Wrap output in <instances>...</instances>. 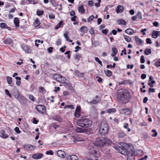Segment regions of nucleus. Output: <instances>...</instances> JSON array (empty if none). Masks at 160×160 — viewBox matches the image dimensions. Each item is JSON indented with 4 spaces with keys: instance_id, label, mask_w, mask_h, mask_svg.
<instances>
[{
    "instance_id": "obj_36",
    "label": "nucleus",
    "mask_w": 160,
    "mask_h": 160,
    "mask_svg": "<svg viewBox=\"0 0 160 160\" xmlns=\"http://www.w3.org/2000/svg\"><path fill=\"white\" fill-rule=\"evenodd\" d=\"M118 24L119 25L122 24L125 25L126 24V22L125 20L123 19H120L118 21Z\"/></svg>"
},
{
    "instance_id": "obj_25",
    "label": "nucleus",
    "mask_w": 160,
    "mask_h": 160,
    "mask_svg": "<svg viewBox=\"0 0 160 160\" xmlns=\"http://www.w3.org/2000/svg\"><path fill=\"white\" fill-rule=\"evenodd\" d=\"M122 110L124 114L127 115L130 114L131 113V112L129 108H123L122 109Z\"/></svg>"
},
{
    "instance_id": "obj_2",
    "label": "nucleus",
    "mask_w": 160,
    "mask_h": 160,
    "mask_svg": "<svg viewBox=\"0 0 160 160\" xmlns=\"http://www.w3.org/2000/svg\"><path fill=\"white\" fill-rule=\"evenodd\" d=\"M92 121L90 119L86 118V117H83L78 120L77 124L83 128H88L90 127L92 124Z\"/></svg>"
},
{
    "instance_id": "obj_18",
    "label": "nucleus",
    "mask_w": 160,
    "mask_h": 160,
    "mask_svg": "<svg viewBox=\"0 0 160 160\" xmlns=\"http://www.w3.org/2000/svg\"><path fill=\"white\" fill-rule=\"evenodd\" d=\"M59 126L54 123H53L50 124L49 126V129L51 130H54L57 128Z\"/></svg>"
},
{
    "instance_id": "obj_61",
    "label": "nucleus",
    "mask_w": 160,
    "mask_h": 160,
    "mask_svg": "<svg viewBox=\"0 0 160 160\" xmlns=\"http://www.w3.org/2000/svg\"><path fill=\"white\" fill-rule=\"evenodd\" d=\"M93 45L94 47H96L98 46L99 45L98 42L97 41H94L93 43Z\"/></svg>"
},
{
    "instance_id": "obj_30",
    "label": "nucleus",
    "mask_w": 160,
    "mask_h": 160,
    "mask_svg": "<svg viewBox=\"0 0 160 160\" xmlns=\"http://www.w3.org/2000/svg\"><path fill=\"white\" fill-rule=\"evenodd\" d=\"M53 119L55 120L58 121V122H61L62 121V119L61 117L59 115H56L55 116Z\"/></svg>"
},
{
    "instance_id": "obj_16",
    "label": "nucleus",
    "mask_w": 160,
    "mask_h": 160,
    "mask_svg": "<svg viewBox=\"0 0 160 160\" xmlns=\"http://www.w3.org/2000/svg\"><path fill=\"white\" fill-rule=\"evenodd\" d=\"M78 159V157L75 155H69L67 158V160H77Z\"/></svg>"
},
{
    "instance_id": "obj_14",
    "label": "nucleus",
    "mask_w": 160,
    "mask_h": 160,
    "mask_svg": "<svg viewBox=\"0 0 160 160\" xmlns=\"http://www.w3.org/2000/svg\"><path fill=\"white\" fill-rule=\"evenodd\" d=\"M24 148L27 150H30L32 151L34 149L33 146L30 144H26L24 146Z\"/></svg>"
},
{
    "instance_id": "obj_48",
    "label": "nucleus",
    "mask_w": 160,
    "mask_h": 160,
    "mask_svg": "<svg viewBox=\"0 0 160 160\" xmlns=\"http://www.w3.org/2000/svg\"><path fill=\"white\" fill-rule=\"evenodd\" d=\"M80 112L75 111V112L74 114L75 117L77 118H79L80 116Z\"/></svg>"
},
{
    "instance_id": "obj_35",
    "label": "nucleus",
    "mask_w": 160,
    "mask_h": 160,
    "mask_svg": "<svg viewBox=\"0 0 160 160\" xmlns=\"http://www.w3.org/2000/svg\"><path fill=\"white\" fill-rule=\"evenodd\" d=\"M152 36L154 38H157L158 36V31H154L152 33Z\"/></svg>"
},
{
    "instance_id": "obj_10",
    "label": "nucleus",
    "mask_w": 160,
    "mask_h": 160,
    "mask_svg": "<svg viewBox=\"0 0 160 160\" xmlns=\"http://www.w3.org/2000/svg\"><path fill=\"white\" fill-rule=\"evenodd\" d=\"M36 110L39 112L43 113L46 110L45 107L42 105H38L36 106Z\"/></svg>"
},
{
    "instance_id": "obj_29",
    "label": "nucleus",
    "mask_w": 160,
    "mask_h": 160,
    "mask_svg": "<svg viewBox=\"0 0 160 160\" xmlns=\"http://www.w3.org/2000/svg\"><path fill=\"white\" fill-rule=\"evenodd\" d=\"M79 12L83 14L85 12V10L83 8V6L82 5H81L78 8Z\"/></svg>"
},
{
    "instance_id": "obj_54",
    "label": "nucleus",
    "mask_w": 160,
    "mask_h": 160,
    "mask_svg": "<svg viewBox=\"0 0 160 160\" xmlns=\"http://www.w3.org/2000/svg\"><path fill=\"white\" fill-rule=\"evenodd\" d=\"M29 99L32 101L34 102L35 99L33 96L32 95H30L29 96Z\"/></svg>"
},
{
    "instance_id": "obj_34",
    "label": "nucleus",
    "mask_w": 160,
    "mask_h": 160,
    "mask_svg": "<svg viewBox=\"0 0 160 160\" xmlns=\"http://www.w3.org/2000/svg\"><path fill=\"white\" fill-rule=\"evenodd\" d=\"M112 53L111 55L112 57H114L116 55L117 52V49L116 48H112Z\"/></svg>"
},
{
    "instance_id": "obj_45",
    "label": "nucleus",
    "mask_w": 160,
    "mask_h": 160,
    "mask_svg": "<svg viewBox=\"0 0 160 160\" xmlns=\"http://www.w3.org/2000/svg\"><path fill=\"white\" fill-rule=\"evenodd\" d=\"M123 36L124 37V38L125 41L128 42H130L131 40V38L128 36H126L124 35H123Z\"/></svg>"
},
{
    "instance_id": "obj_22",
    "label": "nucleus",
    "mask_w": 160,
    "mask_h": 160,
    "mask_svg": "<svg viewBox=\"0 0 160 160\" xmlns=\"http://www.w3.org/2000/svg\"><path fill=\"white\" fill-rule=\"evenodd\" d=\"M118 135L120 138H123L126 136V134L122 131H119L118 133Z\"/></svg>"
},
{
    "instance_id": "obj_57",
    "label": "nucleus",
    "mask_w": 160,
    "mask_h": 160,
    "mask_svg": "<svg viewBox=\"0 0 160 160\" xmlns=\"http://www.w3.org/2000/svg\"><path fill=\"white\" fill-rule=\"evenodd\" d=\"M15 131L18 134H19L21 133V131L20 130L18 127H16L14 129Z\"/></svg>"
},
{
    "instance_id": "obj_47",
    "label": "nucleus",
    "mask_w": 160,
    "mask_h": 160,
    "mask_svg": "<svg viewBox=\"0 0 160 160\" xmlns=\"http://www.w3.org/2000/svg\"><path fill=\"white\" fill-rule=\"evenodd\" d=\"M136 16L137 17V19H141L142 18V13L140 12H138Z\"/></svg>"
},
{
    "instance_id": "obj_12",
    "label": "nucleus",
    "mask_w": 160,
    "mask_h": 160,
    "mask_svg": "<svg viewBox=\"0 0 160 160\" xmlns=\"http://www.w3.org/2000/svg\"><path fill=\"white\" fill-rule=\"evenodd\" d=\"M43 156V155L42 153H36L32 155V158L35 159H38L42 158Z\"/></svg>"
},
{
    "instance_id": "obj_9",
    "label": "nucleus",
    "mask_w": 160,
    "mask_h": 160,
    "mask_svg": "<svg viewBox=\"0 0 160 160\" xmlns=\"http://www.w3.org/2000/svg\"><path fill=\"white\" fill-rule=\"evenodd\" d=\"M101 100L100 98L98 96H96L95 98L93 99L92 101L89 102L87 101V102L88 104L91 103L93 104H96L98 103Z\"/></svg>"
},
{
    "instance_id": "obj_40",
    "label": "nucleus",
    "mask_w": 160,
    "mask_h": 160,
    "mask_svg": "<svg viewBox=\"0 0 160 160\" xmlns=\"http://www.w3.org/2000/svg\"><path fill=\"white\" fill-rule=\"evenodd\" d=\"M107 112L111 114L112 113H114L116 112V110L114 108H112L107 110Z\"/></svg>"
},
{
    "instance_id": "obj_5",
    "label": "nucleus",
    "mask_w": 160,
    "mask_h": 160,
    "mask_svg": "<svg viewBox=\"0 0 160 160\" xmlns=\"http://www.w3.org/2000/svg\"><path fill=\"white\" fill-rule=\"evenodd\" d=\"M53 78L58 82L62 83H63L66 81V78L65 77L58 74H53Z\"/></svg>"
},
{
    "instance_id": "obj_20",
    "label": "nucleus",
    "mask_w": 160,
    "mask_h": 160,
    "mask_svg": "<svg viewBox=\"0 0 160 160\" xmlns=\"http://www.w3.org/2000/svg\"><path fill=\"white\" fill-rule=\"evenodd\" d=\"M74 75L80 78L83 76L84 74L83 73H80V72L78 70H75L74 72Z\"/></svg>"
},
{
    "instance_id": "obj_51",
    "label": "nucleus",
    "mask_w": 160,
    "mask_h": 160,
    "mask_svg": "<svg viewBox=\"0 0 160 160\" xmlns=\"http://www.w3.org/2000/svg\"><path fill=\"white\" fill-rule=\"evenodd\" d=\"M0 26L1 28H5L7 26V25L5 23L2 22L0 23Z\"/></svg>"
},
{
    "instance_id": "obj_33",
    "label": "nucleus",
    "mask_w": 160,
    "mask_h": 160,
    "mask_svg": "<svg viewBox=\"0 0 160 160\" xmlns=\"http://www.w3.org/2000/svg\"><path fill=\"white\" fill-rule=\"evenodd\" d=\"M22 49L26 52H28L29 48L26 45H22L21 46Z\"/></svg>"
},
{
    "instance_id": "obj_6",
    "label": "nucleus",
    "mask_w": 160,
    "mask_h": 160,
    "mask_svg": "<svg viewBox=\"0 0 160 160\" xmlns=\"http://www.w3.org/2000/svg\"><path fill=\"white\" fill-rule=\"evenodd\" d=\"M115 148L118 151L119 153H120L123 155H126L128 154V151L124 147L116 146Z\"/></svg>"
},
{
    "instance_id": "obj_19",
    "label": "nucleus",
    "mask_w": 160,
    "mask_h": 160,
    "mask_svg": "<svg viewBox=\"0 0 160 160\" xmlns=\"http://www.w3.org/2000/svg\"><path fill=\"white\" fill-rule=\"evenodd\" d=\"M57 154L59 157L61 158H64L65 157V153L62 150H58L57 152Z\"/></svg>"
},
{
    "instance_id": "obj_58",
    "label": "nucleus",
    "mask_w": 160,
    "mask_h": 160,
    "mask_svg": "<svg viewBox=\"0 0 160 160\" xmlns=\"http://www.w3.org/2000/svg\"><path fill=\"white\" fill-rule=\"evenodd\" d=\"M152 132H154V134H152V137H156V136H157V135H158V133H157V132H156V130L155 129L152 130Z\"/></svg>"
},
{
    "instance_id": "obj_8",
    "label": "nucleus",
    "mask_w": 160,
    "mask_h": 160,
    "mask_svg": "<svg viewBox=\"0 0 160 160\" xmlns=\"http://www.w3.org/2000/svg\"><path fill=\"white\" fill-rule=\"evenodd\" d=\"M73 142L77 143V142L81 141H83V138L80 135H78L76 134L74 135L72 137Z\"/></svg>"
},
{
    "instance_id": "obj_60",
    "label": "nucleus",
    "mask_w": 160,
    "mask_h": 160,
    "mask_svg": "<svg viewBox=\"0 0 160 160\" xmlns=\"http://www.w3.org/2000/svg\"><path fill=\"white\" fill-rule=\"evenodd\" d=\"M48 17L50 19H54L55 18V16L52 14H49Z\"/></svg>"
},
{
    "instance_id": "obj_41",
    "label": "nucleus",
    "mask_w": 160,
    "mask_h": 160,
    "mask_svg": "<svg viewBox=\"0 0 160 160\" xmlns=\"http://www.w3.org/2000/svg\"><path fill=\"white\" fill-rule=\"evenodd\" d=\"M145 54L146 55H149L151 54V50L150 48H146L144 51Z\"/></svg>"
},
{
    "instance_id": "obj_31",
    "label": "nucleus",
    "mask_w": 160,
    "mask_h": 160,
    "mask_svg": "<svg viewBox=\"0 0 160 160\" xmlns=\"http://www.w3.org/2000/svg\"><path fill=\"white\" fill-rule=\"evenodd\" d=\"M104 139L105 144H107L108 145H110L112 143V141L109 138L106 137H104Z\"/></svg>"
},
{
    "instance_id": "obj_53",
    "label": "nucleus",
    "mask_w": 160,
    "mask_h": 160,
    "mask_svg": "<svg viewBox=\"0 0 160 160\" xmlns=\"http://www.w3.org/2000/svg\"><path fill=\"white\" fill-rule=\"evenodd\" d=\"M151 82H149L148 83V85L150 86L151 87H152L153 86V84L155 83V81L154 80H152L151 81Z\"/></svg>"
},
{
    "instance_id": "obj_42",
    "label": "nucleus",
    "mask_w": 160,
    "mask_h": 160,
    "mask_svg": "<svg viewBox=\"0 0 160 160\" xmlns=\"http://www.w3.org/2000/svg\"><path fill=\"white\" fill-rule=\"evenodd\" d=\"M40 24V22L38 19H36L35 21L34 24L35 27H37L39 26Z\"/></svg>"
},
{
    "instance_id": "obj_11",
    "label": "nucleus",
    "mask_w": 160,
    "mask_h": 160,
    "mask_svg": "<svg viewBox=\"0 0 160 160\" xmlns=\"http://www.w3.org/2000/svg\"><path fill=\"white\" fill-rule=\"evenodd\" d=\"M63 83L64 86L68 89L70 90L72 89V87L69 81L67 80L66 79V81H65L64 82H63Z\"/></svg>"
},
{
    "instance_id": "obj_64",
    "label": "nucleus",
    "mask_w": 160,
    "mask_h": 160,
    "mask_svg": "<svg viewBox=\"0 0 160 160\" xmlns=\"http://www.w3.org/2000/svg\"><path fill=\"white\" fill-rule=\"evenodd\" d=\"M66 48V46H64L63 47L61 48L60 49V50L62 52H63L65 51V49Z\"/></svg>"
},
{
    "instance_id": "obj_50",
    "label": "nucleus",
    "mask_w": 160,
    "mask_h": 160,
    "mask_svg": "<svg viewBox=\"0 0 160 160\" xmlns=\"http://www.w3.org/2000/svg\"><path fill=\"white\" fill-rule=\"evenodd\" d=\"M64 108H70L71 109H73L74 108V107L73 105H65L64 107Z\"/></svg>"
},
{
    "instance_id": "obj_4",
    "label": "nucleus",
    "mask_w": 160,
    "mask_h": 160,
    "mask_svg": "<svg viewBox=\"0 0 160 160\" xmlns=\"http://www.w3.org/2000/svg\"><path fill=\"white\" fill-rule=\"evenodd\" d=\"M104 137H98L97 138L95 141L94 144L95 146L98 148H101L105 145Z\"/></svg>"
},
{
    "instance_id": "obj_15",
    "label": "nucleus",
    "mask_w": 160,
    "mask_h": 160,
    "mask_svg": "<svg viewBox=\"0 0 160 160\" xmlns=\"http://www.w3.org/2000/svg\"><path fill=\"white\" fill-rule=\"evenodd\" d=\"M134 38L136 43L137 45H139L143 44V41L140 38L137 36H135Z\"/></svg>"
},
{
    "instance_id": "obj_24",
    "label": "nucleus",
    "mask_w": 160,
    "mask_h": 160,
    "mask_svg": "<svg viewBox=\"0 0 160 160\" xmlns=\"http://www.w3.org/2000/svg\"><path fill=\"white\" fill-rule=\"evenodd\" d=\"M75 131L78 133H81L85 132L86 131L85 129L80 127H77L76 128Z\"/></svg>"
},
{
    "instance_id": "obj_52",
    "label": "nucleus",
    "mask_w": 160,
    "mask_h": 160,
    "mask_svg": "<svg viewBox=\"0 0 160 160\" xmlns=\"http://www.w3.org/2000/svg\"><path fill=\"white\" fill-rule=\"evenodd\" d=\"M94 18V16L93 15H91L88 19V21L89 22L92 21Z\"/></svg>"
},
{
    "instance_id": "obj_38",
    "label": "nucleus",
    "mask_w": 160,
    "mask_h": 160,
    "mask_svg": "<svg viewBox=\"0 0 160 160\" xmlns=\"http://www.w3.org/2000/svg\"><path fill=\"white\" fill-rule=\"evenodd\" d=\"M104 73L108 77H110L112 75V72L109 70H107L104 71Z\"/></svg>"
},
{
    "instance_id": "obj_28",
    "label": "nucleus",
    "mask_w": 160,
    "mask_h": 160,
    "mask_svg": "<svg viewBox=\"0 0 160 160\" xmlns=\"http://www.w3.org/2000/svg\"><path fill=\"white\" fill-rule=\"evenodd\" d=\"M80 31L84 33H86L88 31V28L86 26H83L80 28Z\"/></svg>"
},
{
    "instance_id": "obj_23",
    "label": "nucleus",
    "mask_w": 160,
    "mask_h": 160,
    "mask_svg": "<svg viewBox=\"0 0 160 160\" xmlns=\"http://www.w3.org/2000/svg\"><path fill=\"white\" fill-rule=\"evenodd\" d=\"M3 43L6 44H12V40L10 38H7L3 41Z\"/></svg>"
},
{
    "instance_id": "obj_32",
    "label": "nucleus",
    "mask_w": 160,
    "mask_h": 160,
    "mask_svg": "<svg viewBox=\"0 0 160 160\" xmlns=\"http://www.w3.org/2000/svg\"><path fill=\"white\" fill-rule=\"evenodd\" d=\"M15 79L17 80L16 82V84L18 86H19L21 83V78L19 77H15Z\"/></svg>"
},
{
    "instance_id": "obj_55",
    "label": "nucleus",
    "mask_w": 160,
    "mask_h": 160,
    "mask_svg": "<svg viewBox=\"0 0 160 160\" xmlns=\"http://www.w3.org/2000/svg\"><path fill=\"white\" fill-rule=\"evenodd\" d=\"M46 154L47 155H52L53 154V153L51 150H50L48 151H46Z\"/></svg>"
},
{
    "instance_id": "obj_56",
    "label": "nucleus",
    "mask_w": 160,
    "mask_h": 160,
    "mask_svg": "<svg viewBox=\"0 0 160 160\" xmlns=\"http://www.w3.org/2000/svg\"><path fill=\"white\" fill-rule=\"evenodd\" d=\"M140 61L141 63H143L145 62V59L143 56L142 55L141 56Z\"/></svg>"
},
{
    "instance_id": "obj_63",
    "label": "nucleus",
    "mask_w": 160,
    "mask_h": 160,
    "mask_svg": "<svg viewBox=\"0 0 160 160\" xmlns=\"http://www.w3.org/2000/svg\"><path fill=\"white\" fill-rule=\"evenodd\" d=\"M89 32L92 35L94 34L95 33L94 31V30L91 27L90 29Z\"/></svg>"
},
{
    "instance_id": "obj_39",
    "label": "nucleus",
    "mask_w": 160,
    "mask_h": 160,
    "mask_svg": "<svg viewBox=\"0 0 160 160\" xmlns=\"http://www.w3.org/2000/svg\"><path fill=\"white\" fill-rule=\"evenodd\" d=\"M81 58V55L80 54H77L74 56V58L75 60L78 61Z\"/></svg>"
},
{
    "instance_id": "obj_43",
    "label": "nucleus",
    "mask_w": 160,
    "mask_h": 160,
    "mask_svg": "<svg viewBox=\"0 0 160 160\" xmlns=\"http://www.w3.org/2000/svg\"><path fill=\"white\" fill-rule=\"evenodd\" d=\"M155 65L157 67H160V58L156 60Z\"/></svg>"
},
{
    "instance_id": "obj_3",
    "label": "nucleus",
    "mask_w": 160,
    "mask_h": 160,
    "mask_svg": "<svg viewBox=\"0 0 160 160\" xmlns=\"http://www.w3.org/2000/svg\"><path fill=\"white\" fill-rule=\"evenodd\" d=\"M108 131V124L105 122H102L99 127V132L100 134L102 135H105Z\"/></svg>"
},
{
    "instance_id": "obj_62",
    "label": "nucleus",
    "mask_w": 160,
    "mask_h": 160,
    "mask_svg": "<svg viewBox=\"0 0 160 160\" xmlns=\"http://www.w3.org/2000/svg\"><path fill=\"white\" fill-rule=\"evenodd\" d=\"M108 30L107 29H103L102 30V33L103 34L106 35L108 33Z\"/></svg>"
},
{
    "instance_id": "obj_49",
    "label": "nucleus",
    "mask_w": 160,
    "mask_h": 160,
    "mask_svg": "<svg viewBox=\"0 0 160 160\" xmlns=\"http://www.w3.org/2000/svg\"><path fill=\"white\" fill-rule=\"evenodd\" d=\"M95 60L97 62H98V63H99L101 66L102 67V62L99 60L98 58L96 57H95Z\"/></svg>"
},
{
    "instance_id": "obj_27",
    "label": "nucleus",
    "mask_w": 160,
    "mask_h": 160,
    "mask_svg": "<svg viewBox=\"0 0 160 160\" xmlns=\"http://www.w3.org/2000/svg\"><path fill=\"white\" fill-rule=\"evenodd\" d=\"M90 153L91 154L95 157H97L99 156L98 152L96 150H93L91 152H90Z\"/></svg>"
},
{
    "instance_id": "obj_37",
    "label": "nucleus",
    "mask_w": 160,
    "mask_h": 160,
    "mask_svg": "<svg viewBox=\"0 0 160 160\" xmlns=\"http://www.w3.org/2000/svg\"><path fill=\"white\" fill-rule=\"evenodd\" d=\"M63 21H60L58 23V24L56 26L55 29H58L59 28L62 27L63 25Z\"/></svg>"
},
{
    "instance_id": "obj_17",
    "label": "nucleus",
    "mask_w": 160,
    "mask_h": 160,
    "mask_svg": "<svg viewBox=\"0 0 160 160\" xmlns=\"http://www.w3.org/2000/svg\"><path fill=\"white\" fill-rule=\"evenodd\" d=\"M123 11V7L121 5H118L117 6L116 9V12L117 13H121Z\"/></svg>"
},
{
    "instance_id": "obj_59",
    "label": "nucleus",
    "mask_w": 160,
    "mask_h": 160,
    "mask_svg": "<svg viewBox=\"0 0 160 160\" xmlns=\"http://www.w3.org/2000/svg\"><path fill=\"white\" fill-rule=\"evenodd\" d=\"M63 35L64 38L66 39V40L67 41H69V37L68 36L67 34L66 33H64Z\"/></svg>"
},
{
    "instance_id": "obj_26",
    "label": "nucleus",
    "mask_w": 160,
    "mask_h": 160,
    "mask_svg": "<svg viewBox=\"0 0 160 160\" xmlns=\"http://www.w3.org/2000/svg\"><path fill=\"white\" fill-rule=\"evenodd\" d=\"M125 33L130 35H132L134 33V31L131 28H128L125 31Z\"/></svg>"
},
{
    "instance_id": "obj_44",
    "label": "nucleus",
    "mask_w": 160,
    "mask_h": 160,
    "mask_svg": "<svg viewBox=\"0 0 160 160\" xmlns=\"http://www.w3.org/2000/svg\"><path fill=\"white\" fill-rule=\"evenodd\" d=\"M6 79L8 83L9 84H11L12 82V78L7 76L6 77Z\"/></svg>"
},
{
    "instance_id": "obj_21",
    "label": "nucleus",
    "mask_w": 160,
    "mask_h": 160,
    "mask_svg": "<svg viewBox=\"0 0 160 160\" xmlns=\"http://www.w3.org/2000/svg\"><path fill=\"white\" fill-rule=\"evenodd\" d=\"M14 23L15 24V27L17 28L19 26V20L18 18H15L14 19Z\"/></svg>"
},
{
    "instance_id": "obj_46",
    "label": "nucleus",
    "mask_w": 160,
    "mask_h": 160,
    "mask_svg": "<svg viewBox=\"0 0 160 160\" xmlns=\"http://www.w3.org/2000/svg\"><path fill=\"white\" fill-rule=\"evenodd\" d=\"M43 13L44 12L42 10H39L37 11V14L39 16L43 15Z\"/></svg>"
},
{
    "instance_id": "obj_13",
    "label": "nucleus",
    "mask_w": 160,
    "mask_h": 160,
    "mask_svg": "<svg viewBox=\"0 0 160 160\" xmlns=\"http://www.w3.org/2000/svg\"><path fill=\"white\" fill-rule=\"evenodd\" d=\"M0 137L3 138H6L8 137V134L6 133L3 130H0Z\"/></svg>"
},
{
    "instance_id": "obj_7",
    "label": "nucleus",
    "mask_w": 160,
    "mask_h": 160,
    "mask_svg": "<svg viewBox=\"0 0 160 160\" xmlns=\"http://www.w3.org/2000/svg\"><path fill=\"white\" fill-rule=\"evenodd\" d=\"M13 95L15 98L19 100H22L24 98V97L19 92L18 90L15 91L13 92Z\"/></svg>"
},
{
    "instance_id": "obj_1",
    "label": "nucleus",
    "mask_w": 160,
    "mask_h": 160,
    "mask_svg": "<svg viewBox=\"0 0 160 160\" xmlns=\"http://www.w3.org/2000/svg\"><path fill=\"white\" fill-rule=\"evenodd\" d=\"M117 98L118 101L122 104L126 103L129 100V93L124 89L119 90L117 92Z\"/></svg>"
}]
</instances>
